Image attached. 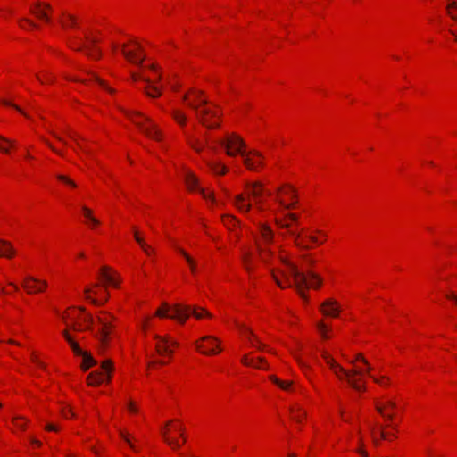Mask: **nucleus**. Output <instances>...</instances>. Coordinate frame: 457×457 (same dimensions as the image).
Wrapping results in <instances>:
<instances>
[{"label": "nucleus", "instance_id": "nucleus-1", "mask_svg": "<svg viewBox=\"0 0 457 457\" xmlns=\"http://www.w3.org/2000/svg\"><path fill=\"white\" fill-rule=\"evenodd\" d=\"M285 268L278 270V273L271 270V274L277 285L281 288L294 286L299 295L307 300V295L304 288H319L322 284L321 278L313 271L303 272L292 262L282 260Z\"/></svg>", "mask_w": 457, "mask_h": 457}, {"label": "nucleus", "instance_id": "nucleus-2", "mask_svg": "<svg viewBox=\"0 0 457 457\" xmlns=\"http://www.w3.org/2000/svg\"><path fill=\"white\" fill-rule=\"evenodd\" d=\"M203 94L201 90L192 89V97L186 94L183 96V101L187 102V104L195 112L196 119L203 126L209 129L219 128L220 123H212L210 121V119L220 118V113L207 107L209 102L206 98L203 97Z\"/></svg>", "mask_w": 457, "mask_h": 457}, {"label": "nucleus", "instance_id": "nucleus-3", "mask_svg": "<svg viewBox=\"0 0 457 457\" xmlns=\"http://www.w3.org/2000/svg\"><path fill=\"white\" fill-rule=\"evenodd\" d=\"M204 313L205 316L212 318V314L203 308H192L189 305H183L179 303L170 306L167 303H163L156 311L155 315L160 318L174 319L179 320L180 323H184L190 314H193L196 319H201Z\"/></svg>", "mask_w": 457, "mask_h": 457}, {"label": "nucleus", "instance_id": "nucleus-4", "mask_svg": "<svg viewBox=\"0 0 457 457\" xmlns=\"http://www.w3.org/2000/svg\"><path fill=\"white\" fill-rule=\"evenodd\" d=\"M322 357L339 379H346L347 383L356 391L362 392L366 390L365 385L361 383V377L363 376V371L360 368L345 370L337 364L327 353H323Z\"/></svg>", "mask_w": 457, "mask_h": 457}, {"label": "nucleus", "instance_id": "nucleus-5", "mask_svg": "<svg viewBox=\"0 0 457 457\" xmlns=\"http://www.w3.org/2000/svg\"><path fill=\"white\" fill-rule=\"evenodd\" d=\"M126 114L145 136L157 141L162 139L161 131L150 118L139 112H126Z\"/></svg>", "mask_w": 457, "mask_h": 457}, {"label": "nucleus", "instance_id": "nucleus-6", "mask_svg": "<svg viewBox=\"0 0 457 457\" xmlns=\"http://www.w3.org/2000/svg\"><path fill=\"white\" fill-rule=\"evenodd\" d=\"M289 221L297 224L298 223V216L295 213L287 212L284 213V219H277V224L280 228H286L287 230V234L292 237L295 240V245L303 249V250H309L311 248L308 245H303L301 242V233L294 230L290 228Z\"/></svg>", "mask_w": 457, "mask_h": 457}, {"label": "nucleus", "instance_id": "nucleus-7", "mask_svg": "<svg viewBox=\"0 0 457 457\" xmlns=\"http://www.w3.org/2000/svg\"><path fill=\"white\" fill-rule=\"evenodd\" d=\"M114 317L106 312H102L96 317V322L99 325V328L96 333V337L99 339L102 347H105L108 342V335L112 327V320Z\"/></svg>", "mask_w": 457, "mask_h": 457}, {"label": "nucleus", "instance_id": "nucleus-8", "mask_svg": "<svg viewBox=\"0 0 457 457\" xmlns=\"http://www.w3.org/2000/svg\"><path fill=\"white\" fill-rule=\"evenodd\" d=\"M220 145L227 149V154L229 156H234L237 154H239L243 157L246 154L245 150V142L236 134L228 137L226 139L220 140Z\"/></svg>", "mask_w": 457, "mask_h": 457}, {"label": "nucleus", "instance_id": "nucleus-9", "mask_svg": "<svg viewBox=\"0 0 457 457\" xmlns=\"http://www.w3.org/2000/svg\"><path fill=\"white\" fill-rule=\"evenodd\" d=\"M87 44H71L70 46L76 51H84L85 54L93 59H99L102 56V52L96 46L99 42L98 38L87 35L85 37Z\"/></svg>", "mask_w": 457, "mask_h": 457}, {"label": "nucleus", "instance_id": "nucleus-10", "mask_svg": "<svg viewBox=\"0 0 457 457\" xmlns=\"http://www.w3.org/2000/svg\"><path fill=\"white\" fill-rule=\"evenodd\" d=\"M245 191L248 198H253L257 209L260 212L264 211L262 205V195H270V192L266 190L263 185L260 182L247 183L245 186Z\"/></svg>", "mask_w": 457, "mask_h": 457}, {"label": "nucleus", "instance_id": "nucleus-11", "mask_svg": "<svg viewBox=\"0 0 457 457\" xmlns=\"http://www.w3.org/2000/svg\"><path fill=\"white\" fill-rule=\"evenodd\" d=\"M195 346L204 354H216L221 351L219 346V340L211 336L203 337L200 342L195 343Z\"/></svg>", "mask_w": 457, "mask_h": 457}, {"label": "nucleus", "instance_id": "nucleus-12", "mask_svg": "<svg viewBox=\"0 0 457 457\" xmlns=\"http://www.w3.org/2000/svg\"><path fill=\"white\" fill-rule=\"evenodd\" d=\"M243 158L245 165L250 170H257V168L262 165V162L260 160L262 158V155L258 151H250L249 153H246Z\"/></svg>", "mask_w": 457, "mask_h": 457}, {"label": "nucleus", "instance_id": "nucleus-13", "mask_svg": "<svg viewBox=\"0 0 457 457\" xmlns=\"http://www.w3.org/2000/svg\"><path fill=\"white\" fill-rule=\"evenodd\" d=\"M28 293L42 292L47 286L46 281H40L31 276H27L22 284Z\"/></svg>", "mask_w": 457, "mask_h": 457}, {"label": "nucleus", "instance_id": "nucleus-14", "mask_svg": "<svg viewBox=\"0 0 457 457\" xmlns=\"http://www.w3.org/2000/svg\"><path fill=\"white\" fill-rule=\"evenodd\" d=\"M155 339L157 340L155 349L159 354L162 355L167 353L170 355L172 353L170 346L177 345L175 341L170 340L168 337H162L160 336H155Z\"/></svg>", "mask_w": 457, "mask_h": 457}, {"label": "nucleus", "instance_id": "nucleus-15", "mask_svg": "<svg viewBox=\"0 0 457 457\" xmlns=\"http://www.w3.org/2000/svg\"><path fill=\"white\" fill-rule=\"evenodd\" d=\"M132 79L135 81L138 80V79H142L146 83V86L144 87V91L145 92V94L148 96L158 97L161 96V94H162L161 89L159 87H157L156 86L153 85L152 81L149 79L142 78L141 76L137 75V74H133Z\"/></svg>", "mask_w": 457, "mask_h": 457}, {"label": "nucleus", "instance_id": "nucleus-16", "mask_svg": "<svg viewBox=\"0 0 457 457\" xmlns=\"http://www.w3.org/2000/svg\"><path fill=\"white\" fill-rule=\"evenodd\" d=\"M184 180H185V183L189 190H191V191L199 190L204 198L209 197V195L204 193V189H202L198 187V180L195 177L194 174H192L189 171H186L185 175H184ZM210 197L212 199H213L212 195H210Z\"/></svg>", "mask_w": 457, "mask_h": 457}, {"label": "nucleus", "instance_id": "nucleus-17", "mask_svg": "<svg viewBox=\"0 0 457 457\" xmlns=\"http://www.w3.org/2000/svg\"><path fill=\"white\" fill-rule=\"evenodd\" d=\"M321 312L327 316L337 317L340 312L337 303L333 299L326 300L320 306Z\"/></svg>", "mask_w": 457, "mask_h": 457}, {"label": "nucleus", "instance_id": "nucleus-18", "mask_svg": "<svg viewBox=\"0 0 457 457\" xmlns=\"http://www.w3.org/2000/svg\"><path fill=\"white\" fill-rule=\"evenodd\" d=\"M46 10H51V5L48 4L37 3L34 9H30L32 14L38 19L44 20L46 22H50V17L46 12Z\"/></svg>", "mask_w": 457, "mask_h": 457}, {"label": "nucleus", "instance_id": "nucleus-19", "mask_svg": "<svg viewBox=\"0 0 457 457\" xmlns=\"http://www.w3.org/2000/svg\"><path fill=\"white\" fill-rule=\"evenodd\" d=\"M234 204L242 212H248L252 208L251 203L246 202V197L243 194L235 196Z\"/></svg>", "mask_w": 457, "mask_h": 457}, {"label": "nucleus", "instance_id": "nucleus-20", "mask_svg": "<svg viewBox=\"0 0 457 457\" xmlns=\"http://www.w3.org/2000/svg\"><path fill=\"white\" fill-rule=\"evenodd\" d=\"M84 294H85L86 299L88 300L91 303H93V304H95L96 306L103 305V304H104L107 302V297H105V298H99V299L93 297L91 295L92 294L97 295V292L93 290L92 287H87L84 289Z\"/></svg>", "mask_w": 457, "mask_h": 457}, {"label": "nucleus", "instance_id": "nucleus-21", "mask_svg": "<svg viewBox=\"0 0 457 457\" xmlns=\"http://www.w3.org/2000/svg\"><path fill=\"white\" fill-rule=\"evenodd\" d=\"M62 319L67 325L68 328L73 331H82L84 328L76 321L75 317H71L69 313H64Z\"/></svg>", "mask_w": 457, "mask_h": 457}, {"label": "nucleus", "instance_id": "nucleus-22", "mask_svg": "<svg viewBox=\"0 0 457 457\" xmlns=\"http://www.w3.org/2000/svg\"><path fill=\"white\" fill-rule=\"evenodd\" d=\"M14 254V251L10 243L0 239V257L5 256L11 258Z\"/></svg>", "mask_w": 457, "mask_h": 457}, {"label": "nucleus", "instance_id": "nucleus-23", "mask_svg": "<svg viewBox=\"0 0 457 457\" xmlns=\"http://www.w3.org/2000/svg\"><path fill=\"white\" fill-rule=\"evenodd\" d=\"M109 267L104 266L100 270V275L107 284H110L113 287H117V282L115 281L114 277L111 273H109Z\"/></svg>", "mask_w": 457, "mask_h": 457}, {"label": "nucleus", "instance_id": "nucleus-24", "mask_svg": "<svg viewBox=\"0 0 457 457\" xmlns=\"http://www.w3.org/2000/svg\"><path fill=\"white\" fill-rule=\"evenodd\" d=\"M103 373L98 371L91 372L87 378L89 386H98L103 382Z\"/></svg>", "mask_w": 457, "mask_h": 457}, {"label": "nucleus", "instance_id": "nucleus-25", "mask_svg": "<svg viewBox=\"0 0 457 457\" xmlns=\"http://www.w3.org/2000/svg\"><path fill=\"white\" fill-rule=\"evenodd\" d=\"M122 54L129 61H130L132 62L141 65L144 61V57L138 56L135 52L127 51L125 49V46H122Z\"/></svg>", "mask_w": 457, "mask_h": 457}, {"label": "nucleus", "instance_id": "nucleus-26", "mask_svg": "<svg viewBox=\"0 0 457 457\" xmlns=\"http://www.w3.org/2000/svg\"><path fill=\"white\" fill-rule=\"evenodd\" d=\"M206 164L216 174H225L227 172V168L218 162L207 161Z\"/></svg>", "mask_w": 457, "mask_h": 457}, {"label": "nucleus", "instance_id": "nucleus-27", "mask_svg": "<svg viewBox=\"0 0 457 457\" xmlns=\"http://www.w3.org/2000/svg\"><path fill=\"white\" fill-rule=\"evenodd\" d=\"M82 369L84 370H88L90 367L96 365V361L91 356L90 353H87L83 357Z\"/></svg>", "mask_w": 457, "mask_h": 457}, {"label": "nucleus", "instance_id": "nucleus-28", "mask_svg": "<svg viewBox=\"0 0 457 457\" xmlns=\"http://www.w3.org/2000/svg\"><path fill=\"white\" fill-rule=\"evenodd\" d=\"M172 117L173 119L180 125V126H185L186 123H187V118L186 116L185 113H183L182 112L179 111V110H174L172 112Z\"/></svg>", "mask_w": 457, "mask_h": 457}, {"label": "nucleus", "instance_id": "nucleus-29", "mask_svg": "<svg viewBox=\"0 0 457 457\" xmlns=\"http://www.w3.org/2000/svg\"><path fill=\"white\" fill-rule=\"evenodd\" d=\"M162 437H163V440L170 445L171 446L173 449H177V448H179L180 447V444L179 443L178 440L176 439H173V438H170L169 436H168V433H167V430L166 429H162Z\"/></svg>", "mask_w": 457, "mask_h": 457}, {"label": "nucleus", "instance_id": "nucleus-30", "mask_svg": "<svg viewBox=\"0 0 457 457\" xmlns=\"http://www.w3.org/2000/svg\"><path fill=\"white\" fill-rule=\"evenodd\" d=\"M270 379L273 383H275L277 386H278L280 388H282L284 390H289L291 388V386H292V383H293L292 381H283V380H280L279 378H278L275 376H270Z\"/></svg>", "mask_w": 457, "mask_h": 457}, {"label": "nucleus", "instance_id": "nucleus-31", "mask_svg": "<svg viewBox=\"0 0 457 457\" xmlns=\"http://www.w3.org/2000/svg\"><path fill=\"white\" fill-rule=\"evenodd\" d=\"M262 240L265 243H270L272 240V232L270 228L265 225H261L260 228Z\"/></svg>", "mask_w": 457, "mask_h": 457}, {"label": "nucleus", "instance_id": "nucleus-32", "mask_svg": "<svg viewBox=\"0 0 457 457\" xmlns=\"http://www.w3.org/2000/svg\"><path fill=\"white\" fill-rule=\"evenodd\" d=\"M245 334L248 337V339L253 346L258 347L260 350L264 349L265 345L261 344L258 339L254 337L253 333L251 330H248L247 328L245 329Z\"/></svg>", "mask_w": 457, "mask_h": 457}, {"label": "nucleus", "instance_id": "nucleus-33", "mask_svg": "<svg viewBox=\"0 0 457 457\" xmlns=\"http://www.w3.org/2000/svg\"><path fill=\"white\" fill-rule=\"evenodd\" d=\"M178 251L181 253V255L187 260V263L190 266V270L193 273L196 272V265L195 260L189 256L183 249L178 248Z\"/></svg>", "mask_w": 457, "mask_h": 457}, {"label": "nucleus", "instance_id": "nucleus-34", "mask_svg": "<svg viewBox=\"0 0 457 457\" xmlns=\"http://www.w3.org/2000/svg\"><path fill=\"white\" fill-rule=\"evenodd\" d=\"M448 14L457 21V0L452 1L447 4Z\"/></svg>", "mask_w": 457, "mask_h": 457}, {"label": "nucleus", "instance_id": "nucleus-35", "mask_svg": "<svg viewBox=\"0 0 457 457\" xmlns=\"http://www.w3.org/2000/svg\"><path fill=\"white\" fill-rule=\"evenodd\" d=\"M291 412L292 418L296 421H301L302 417L305 415V412L298 405L292 408Z\"/></svg>", "mask_w": 457, "mask_h": 457}, {"label": "nucleus", "instance_id": "nucleus-36", "mask_svg": "<svg viewBox=\"0 0 457 457\" xmlns=\"http://www.w3.org/2000/svg\"><path fill=\"white\" fill-rule=\"evenodd\" d=\"M69 345L76 355L83 357L87 353L83 351L73 339L69 342Z\"/></svg>", "mask_w": 457, "mask_h": 457}, {"label": "nucleus", "instance_id": "nucleus-37", "mask_svg": "<svg viewBox=\"0 0 457 457\" xmlns=\"http://www.w3.org/2000/svg\"><path fill=\"white\" fill-rule=\"evenodd\" d=\"M69 345L76 355L83 357L87 353L83 351L73 339L69 342Z\"/></svg>", "mask_w": 457, "mask_h": 457}, {"label": "nucleus", "instance_id": "nucleus-38", "mask_svg": "<svg viewBox=\"0 0 457 457\" xmlns=\"http://www.w3.org/2000/svg\"><path fill=\"white\" fill-rule=\"evenodd\" d=\"M134 237H135V239L136 241L140 245V246L142 247V249L147 253V254H150V246L148 245H146L143 238L138 235V233L137 231H135L134 233Z\"/></svg>", "mask_w": 457, "mask_h": 457}, {"label": "nucleus", "instance_id": "nucleus-39", "mask_svg": "<svg viewBox=\"0 0 457 457\" xmlns=\"http://www.w3.org/2000/svg\"><path fill=\"white\" fill-rule=\"evenodd\" d=\"M376 410L378 411V412L379 414H381L385 419L388 420H392L393 418H394V414L393 413H387L386 412V411L384 410V407L382 406L381 403H376Z\"/></svg>", "mask_w": 457, "mask_h": 457}, {"label": "nucleus", "instance_id": "nucleus-40", "mask_svg": "<svg viewBox=\"0 0 457 457\" xmlns=\"http://www.w3.org/2000/svg\"><path fill=\"white\" fill-rule=\"evenodd\" d=\"M120 437L129 445V447L134 450V451H137V446L132 443L129 434H127L125 431L123 430H120Z\"/></svg>", "mask_w": 457, "mask_h": 457}, {"label": "nucleus", "instance_id": "nucleus-41", "mask_svg": "<svg viewBox=\"0 0 457 457\" xmlns=\"http://www.w3.org/2000/svg\"><path fill=\"white\" fill-rule=\"evenodd\" d=\"M258 251H259V255H260L261 260L264 262H267L268 255L270 254V250H267L266 248H264L262 245H261L258 243Z\"/></svg>", "mask_w": 457, "mask_h": 457}, {"label": "nucleus", "instance_id": "nucleus-42", "mask_svg": "<svg viewBox=\"0 0 457 457\" xmlns=\"http://www.w3.org/2000/svg\"><path fill=\"white\" fill-rule=\"evenodd\" d=\"M101 368L104 371H106L107 379L110 380V378H111L110 372L112 371V362L110 360H105L104 361L102 362Z\"/></svg>", "mask_w": 457, "mask_h": 457}, {"label": "nucleus", "instance_id": "nucleus-43", "mask_svg": "<svg viewBox=\"0 0 457 457\" xmlns=\"http://www.w3.org/2000/svg\"><path fill=\"white\" fill-rule=\"evenodd\" d=\"M223 223L228 228H231V225L235 226L237 221L235 217L227 215L222 218Z\"/></svg>", "mask_w": 457, "mask_h": 457}, {"label": "nucleus", "instance_id": "nucleus-44", "mask_svg": "<svg viewBox=\"0 0 457 457\" xmlns=\"http://www.w3.org/2000/svg\"><path fill=\"white\" fill-rule=\"evenodd\" d=\"M242 362L246 366H252L255 368H261L253 359L248 358L246 355L243 356Z\"/></svg>", "mask_w": 457, "mask_h": 457}, {"label": "nucleus", "instance_id": "nucleus-45", "mask_svg": "<svg viewBox=\"0 0 457 457\" xmlns=\"http://www.w3.org/2000/svg\"><path fill=\"white\" fill-rule=\"evenodd\" d=\"M84 321L87 324L84 329L93 330V325L95 323L94 318L91 315H87L84 319Z\"/></svg>", "mask_w": 457, "mask_h": 457}, {"label": "nucleus", "instance_id": "nucleus-46", "mask_svg": "<svg viewBox=\"0 0 457 457\" xmlns=\"http://www.w3.org/2000/svg\"><path fill=\"white\" fill-rule=\"evenodd\" d=\"M1 103L6 106H12L21 113H22L25 117L29 118V116L16 104H12V102L8 100H2Z\"/></svg>", "mask_w": 457, "mask_h": 457}, {"label": "nucleus", "instance_id": "nucleus-47", "mask_svg": "<svg viewBox=\"0 0 457 457\" xmlns=\"http://www.w3.org/2000/svg\"><path fill=\"white\" fill-rule=\"evenodd\" d=\"M187 140H188V143L190 144V145L196 151V152H201L203 147L198 145V141L197 140H195L193 139L191 137L187 136Z\"/></svg>", "mask_w": 457, "mask_h": 457}, {"label": "nucleus", "instance_id": "nucleus-48", "mask_svg": "<svg viewBox=\"0 0 457 457\" xmlns=\"http://www.w3.org/2000/svg\"><path fill=\"white\" fill-rule=\"evenodd\" d=\"M22 22H25L26 24H28L29 27L37 28V25L34 21H32L29 19L24 18V19L20 20L21 27L22 29H26V27L22 24Z\"/></svg>", "mask_w": 457, "mask_h": 457}, {"label": "nucleus", "instance_id": "nucleus-49", "mask_svg": "<svg viewBox=\"0 0 457 457\" xmlns=\"http://www.w3.org/2000/svg\"><path fill=\"white\" fill-rule=\"evenodd\" d=\"M57 179L59 180L66 183L67 185H70L71 187H76V184L71 179H70L68 177H66L64 175H58Z\"/></svg>", "mask_w": 457, "mask_h": 457}, {"label": "nucleus", "instance_id": "nucleus-50", "mask_svg": "<svg viewBox=\"0 0 457 457\" xmlns=\"http://www.w3.org/2000/svg\"><path fill=\"white\" fill-rule=\"evenodd\" d=\"M278 191L279 192H284L287 195H290L292 198L295 197V192L294 188H292L289 186L286 189L280 187V188H278Z\"/></svg>", "mask_w": 457, "mask_h": 457}, {"label": "nucleus", "instance_id": "nucleus-51", "mask_svg": "<svg viewBox=\"0 0 457 457\" xmlns=\"http://www.w3.org/2000/svg\"><path fill=\"white\" fill-rule=\"evenodd\" d=\"M243 263H244L245 269L247 271H250V270H251V262H250V258H249V256L247 254L243 256Z\"/></svg>", "mask_w": 457, "mask_h": 457}, {"label": "nucleus", "instance_id": "nucleus-52", "mask_svg": "<svg viewBox=\"0 0 457 457\" xmlns=\"http://www.w3.org/2000/svg\"><path fill=\"white\" fill-rule=\"evenodd\" d=\"M276 200L279 203L280 205H282L286 210H288V209H291V208H294L295 205V203H291V204H286L284 203V201L280 198H276Z\"/></svg>", "mask_w": 457, "mask_h": 457}, {"label": "nucleus", "instance_id": "nucleus-53", "mask_svg": "<svg viewBox=\"0 0 457 457\" xmlns=\"http://www.w3.org/2000/svg\"><path fill=\"white\" fill-rule=\"evenodd\" d=\"M318 329L320 330V334L322 335V337H323L324 338H327V337H328V336H327V334H326V329H327V328H326V325H325L324 323H322V322H319V323H318Z\"/></svg>", "mask_w": 457, "mask_h": 457}, {"label": "nucleus", "instance_id": "nucleus-54", "mask_svg": "<svg viewBox=\"0 0 457 457\" xmlns=\"http://www.w3.org/2000/svg\"><path fill=\"white\" fill-rule=\"evenodd\" d=\"M382 406L384 407V410H386V408L394 410L396 408V403L392 400H387L384 404H382Z\"/></svg>", "mask_w": 457, "mask_h": 457}, {"label": "nucleus", "instance_id": "nucleus-55", "mask_svg": "<svg viewBox=\"0 0 457 457\" xmlns=\"http://www.w3.org/2000/svg\"><path fill=\"white\" fill-rule=\"evenodd\" d=\"M93 78H94V79H95L96 82H98V83H99V84H100L104 88H105L106 90H108V91H109V92H111V93H112V92H113V90H112V88L108 87L105 85V83H104L103 80H101L98 77H96V75H94V74H93Z\"/></svg>", "mask_w": 457, "mask_h": 457}, {"label": "nucleus", "instance_id": "nucleus-56", "mask_svg": "<svg viewBox=\"0 0 457 457\" xmlns=\"http://www.w3.org/2000/svg\"><path fill=\"white\" fill-rule=\"evenodd\" d=\"M355 361H361L364 365H368V361L363 357V355L361 353H358L356 355V358L354 361H352L351 363H353Z\"/></svg>", "mask_w": 457, "mask_h": 457}, {"label": "nucleus", "instance_id": "nucleus-57", "mask_svg": "<svg viewBox=\"0 0 457 457\" xmlns=\"http://www.w3.org/2000/svg\"><path fill=\"white\" fill-rule=\"evenodd\" d=\"M82 211H83L84 215H85V217H86L87 219H88V220H91V218H93V216H92V212H91L90 209H88V208H87V207H86V206H83V207H82Z\"/></svg>", "mask_w": 457, "mask_h": 457}, {"label": "nucleus", "instance_id": "nucleus-58", "mask_svg": "<svg viewBox=\"0 0 457 457\" xmlns=\"http://www.w3.org/2000/svg\"><path fill=\"white\" fill-rule=\"evenodd\" d=\"M36 76H37V79L41 83H45V82H53V81H54V78H53L50 74H48V73H46L47 78H46V80L42 79L38 75H36Z\"/></svg>", "mask_w": 457, "mask_h": 457}, {"label": "nucleus", "instance_id": "nucleus-59", "mask_svg": "<svg viewBox=\"0 0 457 457\" xmlns=\"http://www.w3.org/2000/svg\"><path fill=\"white\" fill-rule=\"evenodd\" d=\"M295 358L303 370L309 369V366L304 361H303L297 355L295 354Z\"/></svg>", "mask_w": 457, "mask_h": 457}, {"label": "nucleus", "instance_id": "nucleus-60", "mask_svg": "<svg viewBox=\"0 0 457 457\" xmlns=\"http://www.w3.org/2000/svg\"><path fill=\"white\" fill-rule=\"evenodd\" d=\"M370 377L373 378V380H374L376 383H378V384H379V385H385V384H384V380H386V381L388 380V378H386V377H381L380 378H376V377H373V376H370Z\"/></svg>", "mask_w": 457, "mask_h": 457}, {"label": "nucleus", "instance_id": "nucleus-61", "mask_svg": "<svg viewBox=\"0 0 457 457\" xmlns=\"http://www.w3.org/2000/svg\"><path fill=\"white\" fill-rule=\"evenodd\" d=\"M62 336L65 337L68 343L73 339L72 337L70 335L68 329H64L62 331Z\"/></svg>", "mask_w": 457, "mask_h": 457}, {"label": "nucleus", "instance_id": "nucleus-62", "mask_svg": "<svg viewBox=\"0 0 457 457\" xmlns=\"http://www.w3.org/2000/svg\"><path fill=\"white\" fill-rule=\"evenodd\" d=\"M379 436L382 439H388V433L385 432L383 428H381L378 431Z\"/></svg>", "mask_w": 457, "mask_h": 457}, {"label": "nucleus", "instance_id": "nucleus-63", "mask_svg": "<svg viewBox=\"0 0 457 457\" xmlns=\"http://www.w3.org/2000/svg\"><path fill=\"white\" fill-rule=\"evenodd\" d=\"M128 409L131 412H137V409L136 408V406L134 405V403L132 402H129L128 403Z\"/></svg>", "mask_w": 457, "mask_h": 457}, {"label": "nucleus", "instance_id": "nucleus-64", "mask_svg": "<svg viewBox=\"0 0 457 457\" xmlns=\"http://www.w3.org/2000/svg\"><path fill=\"white\" fill-rule=\"evenodd\" d=\"M46 429L48 431H57L58 430L57 427L53 424H47L46 426Z\"/></svg>", "mask_w": 457, "mask_h": 457}]
</instances>
